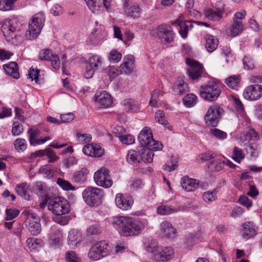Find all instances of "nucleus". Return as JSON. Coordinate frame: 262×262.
I'll return each instance as SVG.
<instances>
[{
  "label": "nucleus",
  "instance_id": "obj_1",
  "mask_svg": "<svg viewBox=\"0 0 262 262\" xmlns=\"http://www.w3.org/2000/svg\"><path fill=\"white\" fill-rule=\"evenodd\" d=\"M113 224L121 236L137 235L143 229L142 224L132 217L117 216L114 217Z\"/></svg>",
  "mask_w": 262,
  "mask_h": 262
},
{
  "label": "nucleus",
  "instance_id": "obj_2",
  "mask_svg": "<svg viewBox=\"0 0 262 262\" xmlns=\"http://www.w3.org/2000/svg\"><path fill=\"white\" fill-rule=\"evenodd\" d=\"M82 194L85 203L91 207L101 205L104 196L102 189L92 186L86 187Z\"/></svg>",
  "mask_w": 262,
  "mask_h": 262
},
{
  "label": "nucleus",
  "instance_id": "obj_3",
  "mask_svg": "<svg viewBox=\"0 0 262 262\" xmlns=\"http://www.w3.org/2000/svg\"><path fill=\"white\" fill-rule=\"evenodd\" d=\"M45 20L44 15L41 13H37L33 16L25 33L27 39H35L39 35L44 26Z\"/></svg>",
  "mask_w": 262,
  "mask_h": 262
},
{
  "label": "nucleus",
  "instance_id": "obj_4",
  "mask_svg": "<svg viewBox=\"0 0 262 262\" xmlns=\"http://www.w3.org/2000/svg\"><path fill=\"white\" fill-rule=\"evenodd\" d=\"M138 139L143 148L154 150H161L162 149V144L154 139L151 129L148 127L143 128L139 134Z\"/></svg>",
  "mask_w": 262,
  "mask_h": 262
},
{
  "label": "nucleus",
  "instance_id": "obj_5",
  "mask_svg": "<svg viewBox=\"0 0 262 262\" xmlns=\"http://www.w3.org/2000/svg\"><path fill=\"white\" fill-rule=\"evenodd\" d=\"M147 251L150 253L155 262L166 261L170 260L173 255L172 248L161 247H147Z\"/></svg>",
  "mask_w": 262,
  "mask_h": 262
},
{
  "label": "nucleus",
  "instance_id": "obj_6",
  "mask_svg": "<svg viewBox=\"0 0 262 262\" xmlns=\"http://www.w3.org/2000/svg\"><path fill=\"white\" fill-rule=\"evenodd\" d=\"M111 251V247L105 241H101L93 244L90 249L88 257L93 260H98L107 256Z\"/></svg>",
  "mask_w": 262,
  "mask_h": 262
},
{
  "label": "nucleus",
  "instance_id": "obj_7",
  "mask_svg": "<svg viewBox=\"0 0 262 262\" xmlns=\"http://www.w3.org/2000/svg\"><path fill=\"white\" fill-rule=\"evenodd\" d=\"M48 209L57 216L67 214L70 211V205L67 200L61 198H54L48 203Z\"/></svg>",
  "mask_w": 262,
  "mask_h": 262
},
{
  "label": "nucleus",
  "instance_id": "obj_8",
  "mask_svg": "<svg viewBox=\"0 0 262 262\" xmlns=\"http://www.w3.org/2000/svg\"><path fill=\"white\" fill-rule=\"evenodd\" d=\"M221 93L219 85L214 82H210L202 85L200 88L201 97L206 100L213 101L216 100Z\"/></svg>",
  "mask_w": 262,
  "mask_h": 262
},
{
  "label": "nucleus",
  "instance_id": "obj_9",
  "mask_svg": "<svg viewBox=\"0 0 262 262\" xmlns=\"http://www.w3.org/2000/svg\"><path fill=\"white\" fill-rule=\"evenodd\" d=\"M223 112V110L218 104L210 106L204 117L206 124L212 127L216 126Z\"/></svg>",
  "mask_w": 262,
  "mask_h": 262
},
{
  "label": "nucleus",
  "instance_id": "obj_10",
  "mask_svg": "<svg viewBox=\"0 0 262 262\" xmlns=\"http://www.w3.org/2000/svg\"><path fill=\"white\" fill-rule=\"evenodd\" d=\"M109 170L102 167L96 171L94 175V179L96 184L105 188L111 187L113 185V181L110 176Z\"/></svg>",
  "mask_w": 262,
  "mask_h": 262
},
{
  "label": "nucleus",
  "instance_id": "obj_11",
  "mask_svg": "<svg viewBox=\"0 0 262 262\" xmlns=\"http://www.w3.org/2000/svg\"><path fill=\"white\" fill-rule=\"evenodd\" d=\"M2 31L4 35L8 41L16 37L15 32L19 30V23L16 18L6 19L2 26Z\"/></svg>",
  "mask_w": 262,
  "mask_h": 262
},
{
  "label": "nucleus",
  "instance_id": "obj_12",
  "mask_svg": "<svg viewBox=\"0 0 262 262\" xmlns=\"http://www.w3.org/2000/svg\"><path fill=\"white\" fill-rule=\"evenodd\" d=\"M85 65L84 76L85 78L89 79L93 77L95 71L101 66L102 58L97 55H92L89 58Z\"/></svg>",
  "mask_w": 262,
  "mask_h": 262
},
{
  "label": "nucleus",
  "instance_id": "obj_13",
  "mask_svg": "<svg viewBox=\"0 0 262 262\" xmlns=\"http://www.w3.org/2000/svg\"><path fill=\"white\" fill-rule=\"evenodd\" d=\"M26 226L31 234L37 235L40 233L41 228L38 215L34 213H29L26 220Z\"/></svg>",
  "mask_w": 262,
  "mask_h": 262
},
{
  "label": "nucleus",
  "instance_id": "obj_14",
  "mask_svg": "<svg viewBox=\"0 0 262 262\" xmlns=\"http://www.w3.org/2000/svg\"><path fill=\"white\" fill-rule=\"evenodd\" d=\"M245 99L249 101H256L262 97V85L251 84L247 86L243 93Z\"/></svg>",
  "mask_w": 262,
  "mask_h": 262
},
{
  "label": "nucleus",
  "instance_id": "obj_15",
  "mask_svg": "<svg viewBox=\"0 0 262 262\" xmlns=\"http://www.w3.org/2000/svg\"><path fill=\"white\" fill-rule=\"evenodd\" d=\"M123 10L125 15L129 18L136 19L140 17L142 10L139 6L129 2V0H125L123 3Z\"/></svg>",
  "mask_w": 262,
  "mask_h": 262
},
{
  "label": "nucleus",
  "instance_id": "obj_16",
  "mask_svg": "<svg viewBox=\"0 0 262 262\" xmlns=\"http://www.w3.org/2000/svg\"><path fill=\"white\" fill-rule=\"evenodd\" d=\"M224 6L221 2H217L215 8L208 9L205 11V16L210 20L219 21L223 17L224 12Z\"/></svg>",
  "mask_w": 262,
  "mask_h": 262
},
{
  "label": "nucleus",
  "instance_id": "obj_17",
  "mask_svg": "<svg viewBox=\"0 0 262 262\" xmlns=\"http://www.w3.org/2000/svg\"><path fill=\"white\" fill-rule=\"evenodd\" d=\"M39 58L41 60L51 61L52 67L55 69L60 68V62L59 57L50 49L41 50L39 53Z\"/></svg>",
  "mask_w": 262,
  "mask_h": 262
},
{
  "label": "nucleus",
  "instance_id": "obj_18",
  "mask_svg": "<svg viewBox=\"0 0 262 262\" xmlns=\"http://www.w3.org/2000/svg\"><path fill=\"white\" fill-rule=\"evenodd\" d=\"M115 203L119 209L122 210H128L133 205L134 200L130 195L119 193L116 195Z\"/></svg>",
  "mask_w": 262,
  "mask_h": 262
},
{
  "label": "nucleus",
  "instance_id": "obj_19",
  "mask_svg": "<svg viewBox=\"0 0 262 262\" xmlns=\"http://www.w3.org/2000/svg\"><path fill=\"white\" fill-rule=\"evenodd\" d=\"M186 63L190 67L187 71L188 74L192 80L198 79L201 77L203 70V67L201 64L190 58L187 59Z\"/></svg>",
  "mask_w": 262,
  "mask_h": 262
},
{
  "label": "nucleus",
  "instance_id": "obj_20",
  "mask_svg": "<svg viewBox=\"0 0 262 262\" xmlns=\"http://www.w3.org/2000/svg\"><path fill=\"white\" fill-rule=\"evenodd\" d=\"M157 34L162 43H170L173 41L174 36L173 31L164 25L158 28Z\"/></svg>",
  "mask_w": 262,
  "mask_h": 262
},
{
  "label": "nucleus",
  "instance_id": "obj_21",
  "mask_svg": "<svg viewBox=\"0 0 262 262\" xmlns=\"http://www.w3.org/2000/svg\"><path fill=\"white\" fill-rule=\"evenodd\" d=\"M95 102L102 108L110 107L113 103L111 96L106 91L97 92L95 95Z\"/></svg>",
  "mask_w": 262,
  "mask_h": 262
},
{
  "label": "nucleus",
  "instance_id": "obj_22",
  "mask_svg": "<svg viewBox=\"0 0 262 262\" xmlns=\"http://www.w3.org/2000/svg\"><path fill=\"white\" fill-rule=\"evenodd\" d=\"M241 234L244 238L248 240L253 237L257 232V227L253 222H246L242 225Z\"/></svg>",
  "mask_w": 262,
  "mask_h": 262
},
{
  "label": "nucleus",
  "instance_id": "obj_23",
  "mask_svg": "<svg viewBox=\"0 0 262 262\" xmlns=\"http://www.w3.org/2000/svg\"><path fill=\"white\" fill-rule=\"evenodd\" d=\"M181 185L182 188L187 192L196 190L199 187V181L184 176L181 179Z\"/></svg>",
  "mask_w": 262,
  "mask_h": 262
},
{
  "label": "nucleus",
  "instance_id": "obj_24",
  "mask_svg": "<svg viewBox=\"0 0 262 262\" xmlns=\"http://www.w3.org/2000/svg\"><path fill=\"white\" fill-rule=\"evenodd\" d=\"M172 25L179 27V33L183 38H185L187 37L189 29H191L193 27L192 21H184L183 18L181 16L175 20L172 23Z\"/></svg>",
  "mask_w": 262,
  "mask_h": 262
},
{
  "label": "nucleus",
  "instance_id": "obj_25",
  "mask_svg": "<svg viewBox=\"0 0 262 262\" xmlns=\"http://www.w3.org/2000/svg\"><path fill=\"white\" fill-rule=\"evenodd\" d=\"M176 229L167 221H163L160 224V233L161 236L167 238H173L176 235Z\"/></svg>",
  "mask_w": 262,
  "mask_h": 262
},
{
  "label": "nucleus",
  "instance_id": "obj_26",
  "mask_svg": "<svg viewBox=\"0 0 262 262\" xmlns=\"http://www.w3.org/2000/svg\"><path fill=\"white\" fill-rule=\"evenodd\" d=\"M68 239L70 247L72 249L75 248L78 246L82 241L81 233L76 229H72L69 232Z\"/></svg>",
  "mask_w": 262,
  "mask_h": 262
},
{
  "label": "nucleus",
  "instance_id": "obj_27",
  "mask_svg": "<svg viewBox=\"0 0 262 262\" xmlns=\"http://www.w3.org/2000/svg\"><path fill=\"white\" fill-rule=\"evenodd\" d=\"M89 173L88 169L86 167H83L81 169L74 172L72 177V181L74 183L84 184L87 181Z\"/></svg>",
  "mask_w": 262,
  "mask_h": 262
},
{
  "label": "nucleus",
  "instance_id": "obj_28",
  "mask_svg": "<svg viewBox=\"0 0 262 262\" xmlns=\"http://www.w3.org/2000/svg\"><path fill=\"white\" fill-rule=\"evenodd\" d=\"M39 133V131L38 129L34 130L32 128L29 129L28 134L29 136V141L31 145H40L51 139V138L49 136L46 137L42 139H36Z\"/></svg>",
  "mask_w": 262,
  "mask_h": 262
},
{
  "label": "nucleus",
  "instance_id": "obj_29",
  "mask_svg": "<svg viewBox=\"0 0 262 262\" xmlns=\"http://www.w3.org/2000/svg\"><path fill=\"white\" fill-rule=\"evenodd\" d=\"M3 68L8 75L15 79L19 78L18 65L16 62H11L9 64H5L3 65Z\"/></svg>",
  "mask_w": 262,
  "mask_h": 262
},
{
  "label": "nucleus",
  "instance_id": "obj_30",
  "mask_svg": "<svg viewBox=\"0 0 262 262\" xmlns=\"http://www.w3.org/2000/svg\"><path fill=\"white\" fill-rule=\"evenodd\" d=\"M15 189L17 194L25 200H29L31 199L29 194L30 186L27 183L24 182L17 185Z\"/></svg>",
  "mask_w": 262,
  "mask_h": 262
},
{
  "label": "nucleus",
  "instance_id": "obj_31",
  "mask_svg": "<svg viewBox=\"0 0 262 262\" xmlns=\"http://www.w3.org/2000/svg\"><path fill=\"white\" fill-rule=\"evenodd\" d=\"M206 40L205 47L208 52H213L219 45L218 39L212 35L207 34L205 36Z\"/></svg>",
  "mask_w": 262,
  "mask_h": 262
},
{
  "label": "nucleus",
  "instance_id": "obj_32",
  "mask_svg": "<svg viewBox=\"0 0 262 262\" xmlns=\"http://www.w3.org/2000/svg\"><path fill=\"white\" fill-rule=\"evenodd\" d=\"M173 91L177 95H182L189 91L187 84L183 80H178L173 84Z\"/></svg>",
  "mask_w": 262,
  "mask_h": 262
},
{
  "label": "nucleus",
  "instance_id": "obj_33",
  "mask_svg": "<svg viewBox=\"0 0 262 262\" xmlns=\"http://www.w3.org/2000/svg\"><path fill=\"white\" fill-rule=\"evenodd\" d=\"M123 105L124 110L126 112H136L140 109V104L135 100L130 98L125 99Z\"/></svg>",
  "mask_w": 262,
  "mask_h": 262
},
{
  "label": "nucleus",
  "instance_id": "obj_34",
  "mask_svg": "<svg viewBox=\"0 0 262 262\" xmlns=\"http://www.w3.org/2000/svg\"><path fill=\"white\" fill-rule=\"evenodd\" d=\"M134 58L132 55H127L124 57L123 63L120 67L126 73H130L133 70Z\"/></svg>",
  "mask_w": 262,
  "mask_h": 262
},
{
  "label": "nucleus",
  "instance_id": "obj_35",
  "mask_svg": "<svg viewBox=\"0 0 262 262\" xmlns=\"http://www.w3.org/2000/svg\"><path fill=\"white\" fill-rule=\"evenodd\" d=\"M102 232L101 228L99 224L95 223L88 227L86 230V235L91 238H94Z\"/></svg>",
  "mask_w": 262,
  "mask_h": 262
},
{
  "label": "nucleus",
  "instance_id": "obj_36",
  "mask_svg": "<svg viewBox=\"0 0 262 262\" xmlns=\"http://www.w3.org/2000/svg\"><path fill=\"white\" fill-rule=\"evenodd\" d=\"M152 150H154L145 148L142 150L140 153L141 163L142 161L145 163H150L152 161L154 156Z\"/></svg>",
  "mask_w": 262,
  "mask_h": 262
},
{
  "label": "nucleus",
  "instance_id": "obj_37",
  "mask_svg": "<svg viewBox=\"0 0 262 262\" xmlns=\"http://www.w3.org/2000/svg\"><path fill=\"white\" fill-rule=\"evenodd\" d=\"M180 209L177 207H172L168 205H161L157 208V213L160 215H168L180 211Z\"/></svg>",
  "mask_w": 262,
  "mask_h": 262
},
{
  "label": "nucleus",
  "instance_id": "obj_38",
  "mask_svg": "<svg viewBox=\"0 0 262 262\" xmlns=\"http://www.w3.org/2000/svg\"><path fill=\"white\" fill-rule=\"evenodd\" d=\"M243 29V24L242 22L236 19L233 20V24L230 28V34L232 36H236L242 32Z\"/></svg>",
  "mask_w": 262,
  "mask_h": 262
},
{
  "label": "nucleus",
  "instance_id": "obj_39",
  "mask_svg": "<svg viewBox=\"0 0 262 262\" xmlns=\"http://www.w3.org/2000/svg\"><path fill=\"white\" fill-rule=\"evenodd\" d=\"M126 160L130 164L141 163L140 152L134 150H130L126 155Z\"/></svg>",
  "mask_w": 262,
  "mask_h": 262
},
{
  "label": "nucleus",
  "instance_id": "obj_40",
  "mask_svg": "<svg viewBox=\"0 0 262 262\" xmlns=\"http://www.w3.org/2000/svg\"><path fill=\"white\" fill-rule=\"evenodd\" d=\"M26 243L28 248L32 251H38L41 247V241L36 238H29Z\"/></svg>",
  "mask_w": 262,
  "mask_h": 262
},
{
  "label": "nucleus",
  "instance_id": "obj_41",
  "mask_svg": "<svg viewBox=\"0 0 262 262\" xmlns=\"http://www.w3.org/2000/svg\"><path fill=\"white\" fill-rule=\"evenodd\" d=\"M33 190L39 196L43 197L47 195V187L45 183L40 182L35 183Z\"/></svg>",
  "mask_w": 262,
  "mask_h": 262
},
{
  "label": "nucleus",
  "instance_id": "obj_42",
  "mask_svg": "<svg viewBox=\"0 0 262 262\" xmlns=\"http://www.w3.org/2000/svg\"><path fill=\"white\" fill-rule=\"evenodd\" d=\"M183 102L186 106L190 107L196 103L197 97L193 94H189L183 98Z\"/></svg>",
  "mask_w": 262,
  "mask_h": 262
},
{
  "label": "nucleus",
  "instance_id": "obj_43",
  "mask_svg": "<svg viewBox=\"0 0 262 262\" xmlns=\"http://www.w3.org/2000/svg\"><path fill=\"white\" fill-rule=\"evenodd\" d=\"M54 235H51L50 237V244L53 247L59 246L61 241V234L58 230L54 231Z\"/></svg>",
  "mask_w": 262,
  "mask_h": 262
},
{
  "label": "nucleus",
  "instance_id": "obj_44",
  "mask_svg": "<svg viewBox=\"0 0 262 262\" xmlns=\"http://www.w3.org/2000/svg\"><path fill=\"white\" fill-rule=\"evenodd\" d=\"M217 190L213 189L212 191L205 192L203 194V199L206 203H210L217 200Z\"/></svg>",
  "mask_w": 262,
  "mask_h": 262
},
{
  "label": "nucleus",
  "instance_id": "obj_45",
  "mask_svg": "<svg viewBox=\"0 0 262 262\" xmlns=\"http://www.w3.org/2000/svg\"><path fill=\"white\" fill-rule=\"evenodd\" d=\"M240 81L239 75L231 76L225 80V82L230 88L235 89Z\"/></svg>",
  "mask_w": 262,
  "mask_h": 262
},
{
  "label": "nucleus",
  "instance_id": "obj_46",
  "mask_svg": "<svg viewBox=\"0 0 262 262\" xmlns=\"http://www.w3.org/2000/svg\"><path fill=\"white\" fill-rule=\"evenodd\" d=\"M108 60L111 62L116 63L119 62L122 58V54L116 50L111 51L108 56Z\"/></svg>",
  "mask_w": 262,
  "mask_h": 262
},
{
  "label": "nucleus",
  "instance_id": "obj_47",
  "mask_svg": "<svg viewBox=\"0 0 262 262\" xmlns=\"http://www.w3.org/2000/svg\"><path fill=\"white\" fill-rule=\"evenodd\" d=\"M65 258L67 262H81V258L73 251L66 253Z\"/></svg>",
  "mask_w": 262,
  "mask_h": 262
},
{
  "label": "nucleus",
  "instance_id": "obj_48",
  "mask_svg": "<svg viewBox=\"0 0 262 262\" xmlns=\"http://www.w3.org/2000/svg\"><path fill=\"white\" fill-rule=\"evenodd\" d=\"M223 161L215 159L211 161L208 165V168L212 171H220L223 168Z\"/></svg>",
  "mask_w": 262,
  "mask_h": 262
},
{
  "label": "nucleus",
  "instance_id": "obj_49",
  "mask_svg": "<svg viewBox=\"0 0 262 262\" xmlns=\"http://www.w3.org/2000/svg\"><path fill=\"white\" fill-rule=\"evenodd\" d=\"M40 173L42 174L44 178L51 179L54 177V172L51 170V168L47 165H43L39 169Z\"/></svg>",
  "mask_w": 262,
  "mask_h": 262
},
{
  "label": "nucleus",
  "instance_id": "obj_50",
  "mask_svg": "<svg viewBox=\"0 0 262 262\" xmlns=\"http://www.w3.org/2000/svg\"><path fill=\"white\" fill-rule=\"evenodd\" d=\"M245 157V155L243 150L237 147H235L233 149L232 159L236 162L239 163Z\"/></svg>",
  "mask_w": 262,
  "mask_h": 262
},
{
  "label": "nucleus",
  "instance_id": "obj_51",
  "mask_svg": "<svg viewBox=\"0 0 262 262\" xmlns=\"http://www.w3.org/2000/svg\"><path fill=\"white\" fill-rule=\"evenodd\" d=\"M57 184L65 190H74L75 188L68 181L61 178H58L57 181Z\"/></svg>",
  "mask_w": 262,
  "mask_h": 262
},
{
  "label": "nucleus",
  "instance_id": "obj_52",
  "mask_svg": "<svg viewBox=\"0 0 262 262\" xmlns=\"http://www.w3.org/2000/svg\"><path fill=\"white\" fill-rule=\"evenodd\" d=\"M14 147L16 150L20 151H24L27 148V143L25 139L18 138L14 141Z\"/></svg>",
  "mask_w": 262,
  "mask_h": 262
},
{
  "label": "nucleus",
  "instance_id": "obj_53",
  "mask_svg": "<svg viewBox=\"0 0 262 262\" xmlns=\"http://www.w3.org/2000/svg\"><path fill=\"white\" fill-rule=\"evenodd\" d=\"M19 213V211L15 209H7L6 210V217L7 221H10L16 217Z\"/></svg>",
  "mask_w": 262,
  "mask_h": 262
},
{
  "label": "nucleus",
  "instance_id": "obj_54",
  "mask_svg": "<svg viewBox=\"0 0 262 262\" xmlns=\"http://www.w3.org/2000/svg\"><path fill=\"white\" fill-rule=\"evenodd\" d=\"M210 134L220 140L225 139L227 138L226 133L217 128H212L210 130Z\"/></svg>",
  "mask_w": 262,
  "mask_h": 262
},
{
  "label": "nucleus",
  "instance_id": "obj_55",
  "mask_svg": "<svg viewBox=\"0 0 262 262\" xmlns=\"http://www.w3.org/2000/svg\"><path fill=\"white\" fill-rule=\"evenodd\" d=\"M24 131L22 124L17 122H14L12 125L11 133L14 136L20 135Z\"/></svg>",
  "mask_w": 262,
  "mask_h": 262
},
{
  "label": "nucleus",
  "instance_id": "obj_56",
  "mask_svg": "<svg viewBox=\"0 0 262 262\" xmlns=\"http://www.w3.org/2000/svg\"><path fill=\"white\" fill-rule=\"evenodd\" d=\"M118 137L123 144L130 145L134 143L135 138L131 135H118Z\"/></svg>",
  "mask_w": 262,
  "mask_h": 262
},
{
  "label": "nucleus",
  "instance_id": "obj_57",
  "mask_svg": "<svg viewBox=\"0 0 262 262\" xmlns=\"http://www.w3.org/2000/svg\"><path fill=\"white\" fill-rule=\"evenodd\" d=\"M156 120L160 124L167 126L168 125V122L165 119V115L163 111L158 110L155 114Z\"/></svg>",
  "mask_w": 262,
  "mask_h": 262
},
{
  "label": "nucleus",
  "instance_id": "obj_58",
  "mask_svg": "<svg viewBox=\"0 0 262 262\" xmlns=\"http://www.w3.org/2000/svg\"><path fill=\"white\" fill-rule=\"evenodd\" d=\"M244 67L245 70H252L255 67L254 62L252 58L249 56H245L243 60Z\"/></svg>",
  "mask_w": 262,
  "mask_h": 262
},
{
  "label": "nucleus",
  "instance_id": "obj_59",
  "mask_svg": "<svg viewBox=\"0 0 262 262\" xmlns=\"http://www.w3.org/2000/svg\"><path fill=\"white\" fill-rule=\"evenodd\" d=\"M93 146L92 157L99 158L102 157L104 153V149L98 144L93 143Z\"/></svg>",
  "mask_w": 262,
  "mask_h": 262
},
{
  "label": "nucleus",
  "instance_id": "obj_60",
  "mask_svg": "<svg viewBox=\"0 0 262 262\" xmlns=\"http://www.w3.org/2000/svg\"><path fill=\"white\" fill-rule=\"evenodd\" d=\"M14 5L10 0H1L0 1V10L9 11L12 9Z\"/></svg>",
  "mask_w": 262,
  "mask_h": 262
},
{
  "label": "nucleus",
  "instance_id": "obj_61",
  "mask_svg": "<svg viewBox=\"0 0 262 262\" xmlns=\"http://www.w3.org/2000/svg\"><path fill=\"white\" fill-rule=\"evenodd\" d=\"M106 72L110 78H114L121 73V71L114 66H109L106 69Z\"/></svg>",
  "mask_w": 262,
  "mask_h": 262
},
{
  "label": "nucleus",
  "instance_id": "obj_62",
  "mask_svg": "<svg viewBox=\"0 0 262 262\" xmlns=\"http://www.w3.org/2000/svg\"><path fill=\"white\" fill-rule=\"evenodd\" d=\"M39 72L40 70L39 69H34L32 67L30 69L29 74H28V78H30L32 81L35 80L37 83L38 79Z\"/></svg>",
  "mask_w": 262,
  "mask_h": 262
},
{
  "label": "nucleus",
  "instance_id": "obj_63",
  "mask_svg": "<svg viewBox=\"0 0 262 262\" xmlns=\"http://www.w3.org/2000/svg\"><path fill=\"white\" fill-rule=\"evenodd\" d=\"M60 123H69L74 118V115L72 113L61 114L60 116Z\"/></svg>",
  "mask_w": 262,
  "mask_h": 262
},
{
  "label": "nucleus",
  "instance_id": "obj_64",
  "mask_svg": "<svg viewBox=\"0 0 262 262\" xmlns=\"http://www.w3.org/2000/svg\"><path fill=\"white\" fill-rule=\"evenodd\" d=\"M238 202L242 205L250 208L252 204V201L246 196H241L238 200Z\"/></svg>",
  "mask_w": 262,
  "mask_h": 262
}]
</instances>
